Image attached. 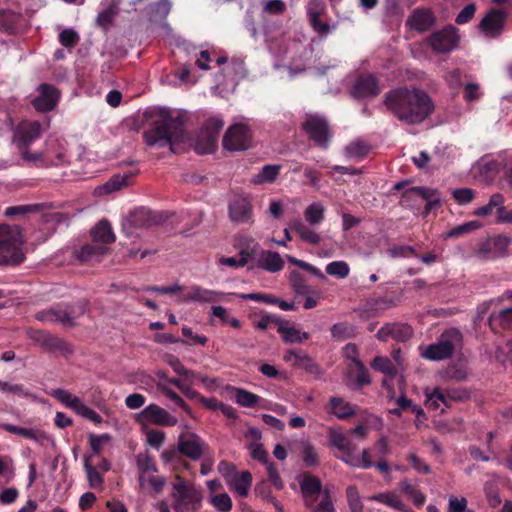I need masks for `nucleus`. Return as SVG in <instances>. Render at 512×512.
I'll return each mask as SVG.
<instances>
[{
    "instance_id": "52",
    "label": "nucleus",
    "mask_w": 512,
    "mask_h": 512,
    "mask_svg": "<svg viewBox=\"0 0 512 512\" xmlns=\"http://www.w3.org/2000/svg\"><path fill=\"white\" fill-rule=\"evenodd\" d=\"M73 410L78 415L92 421L95 424H101L103 421L102 417L95 410L85 405L81 400Z\"/></svg>"
},
{
    "instance_id": "19",
    "label": "nucleus",
    "mask_w": 512,
    "mask_h": 512,
    "mask_svg": "<svg viewBox=\"0 0 512 512\" xmlns=\"http://www.w3.org/2000/svg\"><path fill=\"white\" fill-rule=\"evenodd\" d=\"M436 24V17L428 8H416L406 21V25L417 32H425Z\"/></svg>"
},
{
    "instance_id": "10",
    "label": "nucleus",
    "mask_w": 512,
    "mask_h": 512,
    "mask_svg": "<svg viewBox=\"0 0 512 512\" xmlns=\"http://www.w3.org/2000/svg\"><path fill=\"white\" fill-rule=\"evenodd\" d=\"M136 422L142 425L173 427L178 423V419L159 405L150 404L137 414Z\"/></svg>"
},
{
    "instance_id": "2",
    "label": "nucleus",
    "mask_w": 512,
    "mask_h": 512,
    "mask_svg": "<svg viewBox=\"0 0 512 512\" xmlns=\"http://www.w3.org/2000/svg\"><path fill=\"white\" fill-rule=\"evenodd\" d=\"M158 119L143 133L145 143L150 147H172L185 138L187 117L183 113L173 116L168 109H160Z\"/></svg>"
},
{
    "instance_id": "61",
    "label": "nucleus",
    "mask_w": 512,
    "mask_h": 512,
    "mask_svg": "<svg viewBox=\"0 0 512 512\" xmlns=\"http://www.w3.org/2000/svg\"><path fill=\"white\" fill-rule=\"evenodd\" d=\"M248 449L250 450L251 457L254 460L261 462L263 465H266L270 462L268 453L265 451L262 444L258 442H252L248 445Z\"/></svg>"
},
{
    "instance_id": "14",
    "label": "nucleus",
    "mask_w": 512,
    "mask_h": 512,
    "mask_svg": "<svg viewBox=\"0 0 512 512\" xmlns=\"http://www.w3.org/2000/svg\"><path fill=\"white\" fill-rule=\"evenodd\" d=\"M204 441L195 433H183L178 438L180 455L193 461L199 460L203 455Z\"/></svg>"
},
{
    "instance_id": "13",
    "label": "nucleus",
    "mask_w": 512,
    "mask_h": 512,
    "mask_svg": "<svg viewBox=\"0 0 512 512\" xmlns=\"http://www.w3.org/2000/svg\"><path fill=\"white\" fill-rule=\"evenodd\" d=\"M416 198H421L426 201V213L430 212L434 207L440 205L439 192L436 189L422 186H414L406 189L402 194L401 201L405 203L413 201Z\"/></svg>"
},
{
    "instance_id": "64",
    "label": "nucleus",
    "mask_w": 512,
    "mask_h": 512,
    "mask_svg": "<svg viewBox=\"0 0 512 512\" xmlns=\"http://www.w3.org/2000/svg\"><path fill=\"white\" fill-rule=\"evenodd\" d=\"M302 458L307 467L316 466L319 463L317 451L311 444L304 445Z\"/></svg>"
},
{
    "instance_id": "49",
    "label": "nucleus",
    "mask_w": 512,
    "mask_h": 512,
    "mask_svg": "<svg viewBox=\"0 0 512 512\" xmlns=\"http://www.w3.org/2000/svg\"><path fill=\"white\" fill-rule=\"evenodd\" d=\"M210 503L218 512H230L233 507L232 499L227 493L211 496Z\"/></svg>"
},
{
    "instance_id": "33",
    "label": "nucleus",
    "mask_w": 512,
    "mask_h": 512,
    "mask_svg": "<svg viewBox=\"0 0 512 512\" xmlns=\"http://www.w3.org/2000/svg\"><path fill=\"white\" fill-rule=\"evenodd\" d=\"M281 165L267 164L264 165L258 174L253 178L254 184L274 183L280 173Z\"/></svg>"
},
{
    "instance_id": "6",
    "label": "nucleus",
    "mask_w": 512,
    "mask_h": 512,
    "mask_svg": "<svg viewBox=\"0 0 512 512\" xmlns=\"http://www.w3.org/2000/svg\"><path fill=\"white\" fill-rule=\"evenodd\" d=\"M302 129L308 138L320 149L326 150L333 137L328 121L319 115H307L302 123Z\"/></svg>"
},
{
    "instance_id": "28",
    "label": "nucleus",
    "mask_w": 512,
    "mask_h": 512,
    "mask_svg": "<svg viewBox=\"0 0 512 512\" xmlns=\"http://www.w3.org/2000/svg\"><path fill=\"white\" fill-rule=\"evenodd\" d=\"M488 323L491 330L495 333H499L501 330L512 329V308L492 313L489 316Z\"/></svg>"
},
{
    "instance_id": "51",
    "label": "nucleus",
    "mask_w": 512,
    "mask_h": 512,
    "mask_svg": "<svg viewBox=\"0 0 512 512\" xmlns=\"http://www.w3.org/2000/svg\"><path fill=\"white\" fill-rule=\"evenodd\" d=\"M350 269L344 261H333L326 266V273L337 278H346L349 275Z\"/></svg>"
},
{
    "instance_id": "23",
    "label": "nucleus",
    "mask_w": 512,
    "mask_h": 512,
    "mask_svg": "<svg viewBox=\"0 0 512 512\" xmlns=\"http://www.w3.org/2000/svg\"><path fill=\"white\" fill-rule=\"evenodd\" d=\"M239 255L249 262H257L263 249L260 244L249 236H241L238 240Z\"/></svg>"
},
{
    "instance_id": "30",
    "label": "nucleus",
    "mask_w": 512,
    "mask_h": 512,
    "mask_svg": "<svg viewBox=\"0 0 512 512\" xmlns=\"http://www.w3.org/2000/svg\"><path fill=\"white\" fill-rule=\"evenodd\" d=\"M220 295L221 293L216 291L209 290L198 285H193L190 287L189 292L185 296V300L201 303H212L218 301Z\"/></svg>"
},
{
    "instance_id": "46",
    "label": "nucleus",
    "mask_w": 512,
    "mask_h": 512,
    "mask_svg": "<svg viewBox=\"0 0 512 512\" xmlns=\"http://www.w3.org/2000/svg\"><path fill=\"white\" fill-rule=\"evenodd\" d=\"M371 147L363 141H354L346 146V154L350 158L363 159L369 152Z\"/></svg>"
},
{
    "instance_id": "31",
    "label": "nucleus",
    "mask_w": 512,
    "mask_h": 512,
    "mask_svg": "<svg viewBox=\"0 0 512 512\" xmlns=\"http://www.w3.org/2000/svg\"><path fill=\"white\" fill-rule=\"evenodd\" d=\"M329 412L334 414L338 419L345 420L356 414L354 407L341 397L333 396L329 400Z\"/></svg>"
},
{
    "instance_id": "25",
    "label": "nucleus",
    "mask_w": 512,
    "mask_h": 512,
    "mask_svg": "<svg viewBox=\"0 0 512 512\" xmlns=\"http://www.w3.org/2000/svg\"><path fill=\"white\" fill-rule=\"evenodd\" d=\"M92 241L100 245H108L115 242V235L113 233L111 224L108 220L102 219L91 231Z\"/></svg>"
},
{
    "instance_id": "1",
    "label": "nucleus",
    "mask_w": 512,
    "mask_h": 512,
    "mask_svg": "<svg viewBox=\"0 0 512 512\" xmlns=\"http://www.w3.org/2000/svg\"><path fill=\"white\" fill-rule=\"evenodd\" d=\"M384 103L398 120L409 125L422 123L434 111L431 97L421 89L401 87L391 90Z\"/></svg>"
},
{
    "instance_id": "58",
    "label": "nucleus",
    "mask_w": 512,
    "mask_h": 512,
    "mask_svg": "<svg viewBox=\"0 0 512 512\" xmlns=\"http://www.w3.org/2000/svg\"><path fill=\"white\" fill-rule=\"evenodd\" d=\"M491 239L494 248V255L497 256V258L504 256L511 243L510 238L505 235H497Z\"/></svg>"
},
{
    "instance_id": "63",
    "label": "nucleus",
    "mask_w": 512,
    "mask_h": 512,
    "mask_svg": "<svg viewBox=\"0 0 512 512\" xmlns=\"http://www.w3.org/2000/svg\"><path fill=\"white\" fill-rule=\"evenodd\" d=\"M452 195L459 205H466L474 199L475 192L471 188H458L453 191Z\"/></svg>"
},
{
    "instance_id": "62",
    "label": "nucleus",
    "mask_w": 512,
    "mask_h": 512,
    "mask_svg": "<svg viewBox=\"0 0 512 512\" xmlns=\"http://www.w3.org/2000/svg\"><path fill=\"white\" fill-rule=\"evenodd\" d=\"M468 501L465 497L458 498L450 496L448 501V512H475L467 507Z\"/></svg>"
},
{
    "instance_id": "9",
    "label": "nucleus",
    "mask_w": 512,
    "mask_h": 512,
    "mask_svg": "<svg viewBox=\"0 0 512 512\" xmlns=\"http://www.w3.org/2000/svg\"><path fill=\"white\" fill-rule=\"evenodd\" d=\"M251 131L245 124L238 123L230 126L222 140L224 149L230 151H242L249 148Z\"/></svg>"
},
{
    "instance_id": "45",
    "label": "nucleus",
    "mask_w": 512,
    "mask_h": 512,
    "mask_svg": "<svg viewBox=\"0 0 512 512\" xmlns=\"http://www.w3.org/2000/svg\"><path fill=\"white\" fill-rule=\"evenodd\" d=\"M84 469L87 475L89 486L92 489L102 488L104 479L103 476L97 471V468L90 464L89 457L84 460Z\"/></svg>"
},
{
    "instance_id": "48",
    "label": "nucleus",
    "mask_w": 512,
    "mask_h": 512,
    "mask_svg": "<svg viewBox=\"0 0 512 512\" xmlns=\"http://www.w3.org/2000/svg\"><path fill=\"white\" fill-rule=\"evenodd\" d=\"M7 431L14 433L16 435H20L24 438L34 440L36 442L41 443L44 439H46V435L42 432L30 429V428H24V427H18L14 425H8L6 427Z\"/></svg>"
},
{
    "instance_id": "17",
    "label": "nucleus",
    "mask_w": 512,
    "mask_h": 512,
    "mask_svg": "<svg viewBox=\"0 0 512 512\" xmlns=\"http://www.w3.org/2000/svg\"><path fill=\"white\" fill-rule=\"evenodd\" d=\"M229 218L235 223H247L253 217V205L248 197H235L228 206Z\"/></svg>"
},
{
    "instance_id": "32",
    "label": "nucleus",
    "mask_w": 512,
    "mask_h": 512,
    "mask_svg": "<svg viewBox=\"0 0 512 512\" xmlns=\"http://www.w3.org/2000/svg\"><path fill=\"white\" fill-rule=\"evenodd\" d=\"M328 441L331 446L337 448L341 452H349V450L355 449L351 439L348 438L340 429L330 427L328 429Z\"/></svg>"
},
{
    "instance_id": "7",
    "label": "nucleus",
    "mask_w": 512,
    "mask_h": 512,
    "mask_svg": "<svg viewBox=\"0 0 512 512\" xmlns=\"http://www.w3.org/2000/svg\"><path fill=\"white\" fill-rule=\"evenodd\" d=\"M426 43L436 54L450 53L459 46V30L455 26L447 24L440 30L431 33L426 39Z\"/></svg>"
},
{
    "instance_id": "11",
    "label": "nucleus",
    "mask_w": 512,
    "mask_h": 512,
    "mask_svg": "<svg viewBox=\"0 0 512 512\" xmlns=\"http://www.w3.org/2000/svg\"><path fill=\"white\" fill-rule=\"evenodd\" d=\"M42 125L38 121H21L14 130L13 142L19 147L30 146L40 138Z\"/></svg>"
},
{
    "instance_id": "41",
    "label": "nucleus",
    "mask_w": 512,
    "mask_h": 512,
    "mask_svg": "<svg viewBox=\"0 0 512 512\" xmlns=\"http://www.w3.org/2000/svg\"><path fill=\"white\" fill-rule=\"evenodd\" d=\"M129 220L135 227H145L155 223L152 212L145 208H140L132 212Z\"/></svg>"
},
{
    "instance_id": "44",
    "label": "nucleus",
    "mask_w": 512,
    "mask_h": 512,
    "mask_svg": "<svg viewBox=\"0 0 512 512\" xmlns=\"http://www.w3.org/2000/svg\"><path fill=\"white\" fill-rule=\"evenodd\" d=\"M87 302L86 301H78L75 303L64 304L67 317L69 318V327H74L76 325L75 320L81 316H83L87 310Z\"/></svg>"
},
{
    "instance_id": "20",
    "label": "nucleus",
    "mask_w": 512,
    "mask_h": 512,
    "mask_svg": "<svg viewBox=\"0 0 512 512\" xmlns=\"http://www.w3.org/2000/svg\"><path fill=\"white\" fill-rule=\"evenodd\" d=\"M379 93V83L373 74H362L358 76L352 88V95L355 98L376 96Z\"/></svg>"
},
{
    "instance_id": "4",
    "label": "nucleus",
    "mask_w": 512,
    "mask_h": 512,
    "mask_svg": "<svg viewBox=\"0 0 512 512\" xmlns=\"http://www.w3.org/2000/svg\"><path fill=\"white\" fill-rule=\"evenodd\" d=\"M462 339V333L457 328L447 329L441 334L436 343L424 348L421 356L431 361L449 359L454 354L456 347L461 345Z\"/></svg>"
},
{
    "instance_id": "34",
    "label": "nucleus",
    "mask_w": 512,
    "mask_h": 512,
    "mask_svg": "<svg viewBox=\"0 0 512 512\" xmlns=\"http://www.w3.org/2000/svg\"><path fill=\"white\" fill-rule=\"evenodd\" d=\"M277 330L281 334L283 340L287 343H301L303 340L309 338L308 333H301L294 327H288L287 322L284 321H281V323H279Z\"/></svg>"
},
{
    "instance_id": "22",
    "label": "nucleus",
    "mask_w": 512,
    "mask_h": 512,
    "mask_svg": "<svg viewBox=\"0 0 512 512\" xmlns=\"http://www.w3.org/2000/svg\"><path fill=\"white\" fill-rule=\"evenodd\" d=\"M255 266L270 273H276L284 268V261L278 252L263 250L257 262L248 269L252 270Z\"/></svg>"
},
{
    "instance_id": "8",
    "label": "nucleus",
    "mask_w": 512,
    "mask_h": 512,
    "mask_svg": "<svg viewBox=\"0 0 512 512\" xmlns=\"http://www.w3.org/2000/svg\"><path fill=\"white\" fill-rule=\"evenodd\" d=\"M224 126V121L218 117L207 119L201 128L196 141V151L199 154L213 153L217 147L219 133Z\"/></svg>"
},
{
    "instance_id": "24",
    "label": "nucleus",
    "mask_w": 512,
    "mask_h": 512,
    "mask_svg": "<svg viewBox=\"0 0 512 512\" xmlns=\"http://www.w3.org/2000/svg\"><path fill=\"white\" fill-rule=\"evenodd\" d=\"M108 251L107 246L92 241V243L85 244L80 248L77 257L81 262H99Z\"/></svg>"
},
{
    "instance_id": "18",
    "label": "nucleus",
    "mask_w": 512,
    "mask_h": 512,
    "mask_svg": "<svg viewBox=\"0 0 512 512\" xmlns=\"http://www.w3.org/2000/svg\"><path fill=\"white\" fill-rule=\"evenodd\" d=\"M38 90L39 95L32 101L33 107L39 112H48L53 110L59 99L58 90L47 83L41 84Z\"/></svg>"
},
{
    "instance_id": "16",
    "label": "nucleus",
    "mask_w": 512,
    "mask_h": 512,
    "mask_svg": "<svg viewBox=\"0 0 512 512\" xmlns=\"http://www.w3.org/2000/svg\"><path fill=\"white\" fill-rule=\"evenodd\" d=\"M283 360L290 363L295 368L305 370L307 373L320 377L322 375L321 367L305 352L301 350H289L284 356Z\"/></svg>"
},
{
    "instance_id": "36",
    "label": "nucleus",
    "mask_w": 512,
    "mask_h": 512,
    "mask_svg": "<svg viewBox=\"0 0 512 512\" xmlns=\"http://www.w3.org/2000/svg\"><path fill=\"white\" fill-rule=\"evenodd\" d=\"M325 209L319 202L308 205L304 210L305 220L312 226L321 224L324 220Z\"/></svg>"
},
{
    "instance_id": "3",
    "label": "nucleus",
    "mask_w": 512,
    "mask_h": 512,
    "mask_svg": "<svg viewBox=\"0 0 512 512\" xmlns=\"http://www.w3.org/2000/svg\"><path fill=\"white\" fill-rule=\"evenodd\" d=\"M25 258L19 234L8 226H0V265L17 266Z\"/></svg>"
},
{
    "instance_id": "39",
    "label": "nucleus",
    "mask_w": 512,
    "mask_h": 512,
    "mask_svg": "<svg viewBox=\"0 0 512 512\" xmlns=\"http://www.w3.org/2000/svg\"><path fill=\"white\" fill-rule=\"evenodd\" d=\"M252 484V475L249 471L236 473L233 479L234 490L243 497L248 495L249 488Z\"/></svg>"
},
{
    "instance_id": "40",
    "label": "nucleus",
    "mask_w": 512,
    "mask_h": 512,
    "mask_svg": "<svg viewBox=\"0 0 512 512\" xmlns=\"http://www.w3.org/2000/svg\"><path fill=\"white\" fill-rule=\"evenodd\" d=\"M261 398L243 388H235V401L242 407L253 408L257 406Z\"/></svg>"
},
{
    "instance_id": "12",
    "label": "nucleus",
    "mask_w": 512,
    "mask_h": 512,
    "mask_svg": "<svg viewBox=\"0 0 512 512\" xmlns=\"http://www.w3.org/2000/svg\"><path fill=\"white\" fill-rule=\"evenodd\" d=\"M507 15L499 9H491L480 21L479 29L487 37L496 38L504 30Z\"/></svg>"
},
{
    "instance_id": "35",
    "label": "nucleus",
    "mask_w": 512,
    "mask_h": 512,
    "mask_svg": "<svg viewBox=\"0 0 512 512\" xmlns=\"http://www.w3.org/2000/svg\"><path fill=\"white\" fill-rule=\"evenodd\" d=\"M300 488L305 497L316 498L322 490V484L316 476L308 474L301 481Z\"/></svg>"
},
{
    "instance_id": "27",
    "label": "nucleus",
    "mask_w": 512,
    "mask_h": 512,
    "mask_svg": "<svg viewBox=\"0 0 512 512\" xmlns=\"http://www.w3.org/2000/svg\"><path fill=\"white\" fill-rule=\"evenodd\" d=\"M64 304H58L47 310L40 311L36 314V319L43 322H60L64 326L69 327V318Z\"/></svg>"
},
{
    "instance_id": "15",
    "label": "nucleus",
    "mask_w": 512,
    "mask_h": 512,
    "mask_svg": "<svg viewBox=\"0 0 512 512\" xmlns=\"http://www.w3.org/2000/svg\"><path fill=\"white\" fill-rule=\"evenodd\" d=\"M413 336V329L405 323H387L377 332L376 337L382 342L393 339L397 342H406Z\"/></svg>"
},
{
    "instance_id": "37",
    "label": "nucleus",
    "mask_w": 512,
    "mask_h": 512,
    "mask_svg": "<svg viewBox=\"0 0 512 512\" xmlns=\"http://www.w3.org/2000/svg\"><path fill=\"white\" fill-rule=\"evenodd\" d=\"M373 500L385 504L388 507L394 508L396 510L402 511V512H409V510L406 508L404 503L402 502L401 498L392 492H386V493H379L377 495H374Z\"/></svg>"
},
{
    "instance_id": "55",
    "label": "nucleus",
    "mask_w": 512,
    "mask_h": 512,
    "mask_svg": "<svg viewBox=\"0 0 512 512\" xmlns=\"http://www.w3.org/2000/svg\"><path fill=\"white\" fill-rule=\"evenodd\" d=\"M353 363L357 368V373L355 376V381L358 387H362L365 385H369L371 383V379L369 376V372L367 368L364 366L362 361L359 358H354Z\"/></svg>"
},
{
    "instance_id": "47",
    "label": "nucleus",
    "mask_w": 512,
    "mask_h": 512,
    "mask_svg": "<svg viewBox=\"0 0 512 512\" xmlns=\"http://www.w3.org/2000/svg\"><path fill=\"white\" fill-rule=\"evenodd\" d=\"M371 366L373 369L393 377L397 373L394 363L387 357L377 356L373 359Z\"/></svg>"
},
{
    "instance_id": "38",
    "label": "nucleus",
    "mask_w": 512,
    "mask_h": 512,
    "mask_svg": "<svg viewBox=\"0 0 512 512\" xmlns=\"http://www.w3.org/2000/svg\"><path fill=\"white\" fill-rule=\"evenodd\" d=\"M289 283L294 292L298 295H309L312 293V289L307 284L306 278L296 270H293L289 274Z\"/></svg>"
},
{
    "instance_id": "59",
    "label": "nucleus",
    "mask_w": 512,
    "mask_h": 512,
    "mask_svg": "<svg viewBox=\"0 0 512 512\" xmlns=\"http://www.w3.org/2000/svg\"><path fill=\"white\" fill-rule=\"evenodd\" d=\"M80 40L78 33L73 29H64L59 34V42L66 48H73Z\"/></svg>"
},
{
    "instance_id": "42",
    "label": "nucleus",
    "mask_w": 512,
    "mask_h": 512,
    "mask_svg": "<svg viewBox=\"0 0 512 512\" xmlns=\"http://www.w3.org/2000/svg\"><path fill=\"white\" fill-rule=\"evenodd\" d=\"M331 335L335 340H346L355 336V327L347 322H339L331 327Z\"/></svg>"
},
{
    "instance_id": "53",
    "label": "nucleus",
    "mask_w": 512,
    "mask_h": 512,
    "mask_svg": "<svg viewBox=\"0 0 512 512\" xmlns=\"http://www.w3.org/2000/svg\"><path fill=\"white\" fill-rule=\"evenodd\" d=\"M19 19V14L13 11L7 10L0 12V24L9 32H13L16 29Z\"/></svg>"
},
{
    "instance_id": "26",
    "label": "nucleus",
    "mask_w": 512,
    "mask_h": 512,
    "mask_svg": "<svg viewBox=\"0 0 512 512\" xmlns=\"http://www.w3.org/2000/svg\"><path fill=\"white\" fill-rule=\"evenodd\" d=\"M289 229L295 231L303 242L311 245H319L321 236L308 227L301 219H294L289 223Z\"/></svg>"
},
{
    "instance_id": "50",
    "label": "nucleus",
    "mask_w": 512,
    "mask_h": 512,
    "mask_svg": "<svg viewBox=\"0 0 512 512\" xmlns=\"http://www.w3.org/2000/svg\"><path fill=\"white\" fill-rule=\"evenodd\" d=\"M42 343L43 346L53 351L71 352L65 341L50 334H43Z\"/></svg>"
},
{
    "instance_id": "54",
    "label": "nucleus",
    "mask_w": 512,
    "mask_h": 512,
    "mask_svg": "<svg viewBox=\"0 0 512 512\" xmlns=\"http://www.w3.org/2000/svg\"><path fill=\"white\" fill-rule=\"evenodd\" d=\"M52 396L71 409H74L80 401L77 396H73L70 392L61 388L53 390Z\"/></svg>"
},
{
    "instance_id": "60",
    "label": "nucleus",
    "mask_w": 512,
    "mask_h": 512,
    "mask_svg": "<svg viewBox=\"0 0 512 512\" xmlns=\"http://www.w3.org/2000/svg\"><path fill=\"white\" fill-rule=\"evenodd\" d=\"M240 299L243 300H253L256 302H263L266 304H276V297L270 294L264 293H238L234 294Z\"/></svg>"
},
{
    "instance_id": "43",
    "label": "nucleus",
    "mask_w": 512,
    "mask_h": 512,
    "mask_svg": "<svg viewBox=\"0 0 512 512\" xmlns=\"http://www.w3.org/2000/svg\"><path fill=\"white\" fill-rule=\"evenodd\" d=\"M158 388L165 397H167L175 405L180 407L187 415L193 418V412L190 406L174 390L163 384H159Z\"/></svg>"
},
{
    "instance_id": "56",
    "label": "nucleus",
    "mask_w": 512,
    "mask_h": 512,
    "mask_svg": "<svg viewBox=\"0 0 512 512\" xmlns=\"http://www.w3.org/2000/svg\"><path fill=\"white\" fill-rule=\"evenodd\" d=\"M480 227V224L477 221H470L467 223H464L462 225L456 226L449 230L446 233L447 238H456L459 236H462L464 234H467L469 232H472Z\"/></svg>"
},
{
    "instance_id": "29",
    "label": "nucleus",
    "mask_w": 512,
    "mask_h": 512,
    "mask_svg": "<svg viewBox=\"0 0 512 512\" xmlns=\"http://www.w3.org/2000/svg\"><path fill=\"white\" fill-rule=\"evenodd\" d=\"M119 5L120 0H109L107 7L98 13L96 23L101 29L107 31L110 28L120 11Z\"/></svg>"
},
{
    "instance_id": "5",
    "label": "nucleus",
    "mask_w": 512,
    "mask_h": 512,
    "mask_svg": "<svg viewBox=\"0 0 512 512\" xmlns=\"http://www.w3.org/2000/svg\"><path fill=\"white\" fill-rule=\"evenodd\" d=\"M172 508L175 512H197L201 507L202 496L193 486L177 476L173 483Z\"/></svg>"
},
{
    "instance_id": "57",
    "label": "nucleus",
    "mask_w": 512,
    "mask_h": 512,
    "mask_svg": "<svg viewBox=\"0 0 512 512\" xmlns=\"http://www.w3.org/2000/svg\"><path fill=\"white\" fill-rule=\"evenodd\" d=\"M171 6L170 0H158L151 5L152 17L160 19L166 18L171 11Z\"/></svg>"
},
{
    "instance_id": "21",
    "label": "nucleus",
    "mask_w": 512,
    "mask_h": 512,
    "mask_svg": "<svg viewBox=\"0 0 512 512\" xmlns=\"http://www.w3.org/2000/svg\"><path fill=\"white\" fill-rule=\"evenodd\" d=\"M396 305V301L391 296H378L367 299L361 306V314L367 318L376 317L381 312L388 310Z\"/></svg>"
}]
</instances>
